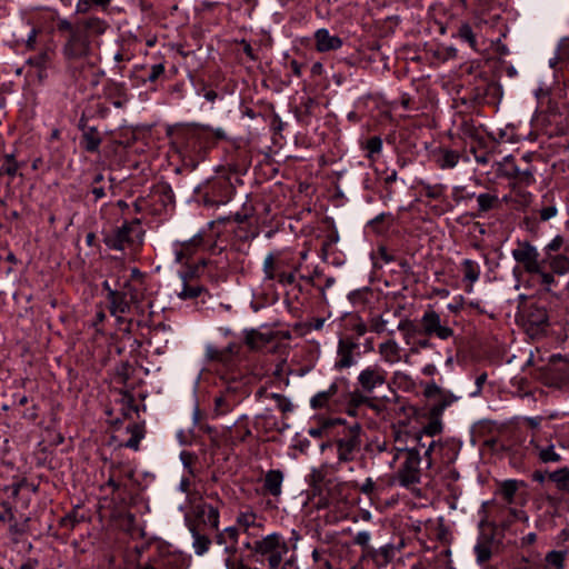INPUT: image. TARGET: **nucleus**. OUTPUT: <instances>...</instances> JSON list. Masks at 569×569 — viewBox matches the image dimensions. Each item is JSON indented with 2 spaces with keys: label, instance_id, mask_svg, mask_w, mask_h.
<instances>
[{
  "label": "nucleus",
  "instance_id": "1",
  "mask_svg": "<svg viewBox=\"0 0 569 569\" xmlns=\"http://www.w3.org/2000/svg\"><path fill=\"white\" fill-rule=\"evenodd\" d=\"M107 29V23L99 18H88L77 22V29L73 34H69L63 47V53L67 59L89 58L91 57L90 37L100 36Z\"/></svg>",
  "mask_w": 569,
  "mask_h": 569
},
{
  "label": "nucleus",
  "instance_id": "2",
  "mask_svg": "<svg viewBox=\"0 0 569 569\" xmlns=\"http://www.w3.org/2000/svg\"><path fill=\"white\" fill-rule=\"evenodd\" d=\"M398 452H403L405 461L397 472V478L402 487H410L420 482L421 478V456L418 447L398 448Z\"/></svg>",
  "mask_w": 569,
  "mask_h": 569
},
{
  "label": "nucleus",
  "instance_id": "3",
  "mask_svg": "<svg viewBox=\"0 0 569 569\" xmlns=\"http://www.w3.org/2000/svg\"><path fill=\"white\" fill-rule=\"evenodd\" d=\"M361 426L353 423L348 427L345 435L335 441L337 446V465L350 462L355 459L356 453L359 452L361 447Z\"/></svg>",
  "mask_w": 569,
  "mask_h": 569
},
{
  "label": "nucleus",
  "instance_id": "4",
  "mask_svg": "<svg viewBox=\"0 0 569 569\" xmlns=\"http://www.w3.org/2000/svg\"><path fill=\"white\" fill-rule=\"evenodd\" d=\"M421 332L427 336H436L441 340L453 336V330L446 323H442L440 315L435 310H427L421 318Z\"/></svg>",
  "mask_w": 569,
  "mask_h": 569
},
{
  "label": "nucleus",
  "instance_id": "5",
  "mask_svg": "<svg viewBox=\"0 0 569 569\" xmlns=\"http://www.w3.org/2000/svg\"><path fill=\"white\" fill-rule=\"evenodd\" d=\"M512 257L528 273L540 272L542 260L539 261V252L530 242H519L518 248L512 250Z\"/></svg>",
  "mask_w": 569,
  "mask_h": 569
},
{
  "label": "nucleus",
  "instance_id": "6",
  "mask_svg": "<svg viewBox=\"0 0 569 569\" xmlns=\"http://www.w3.org/2000/svg\"><path fill=\"white\" fill-rule=\"evenodd\" d=\"M387 371L378 365L363 369L358 376V383L361 387V391L372 393L376 388L387 382Z\"/></svg>",
  "mask_w": 569,
  "mask_h": 569
},
{
  "label": "nucleus",
  "instance_id": "7",
  "mask_svg": "<svg viewBox=\"0 0 569 569\" xmlns=\"http://www.w3.org/2000/svg\"><path fill=\"white\" fill-rule=\"evenodd\" d=\"M247 548H251L254 552L262 556L273 553L277 550H288L286 541L277 533L269 535L261 540L254 541L252 547L250 543H247Z\"/></svg>",
  "mask_w": 569,
  "mask_h": 569
},
{
  "label": "nucleus",
  "instance_id": "8",
  "mask_svg": "<svg viewBox=\"0 0 569 569\" xmlns=\"http://www.w3.org/2000/svg\"><path fill=\"white\" fill-rule=\"evenodd\" d=\"M542 263H547L555 274L563 276L569 272V244L561 253L545 254Z\"/></svg>",
  "mask_w": 569,
  "mask_h": 569
},
{
  "label": "nucleus",
  "instance_id": "9",
  "mask_svg": "<svg viewBox=\"0 0 569 569\" xmlns=\"http://www.w3.org/2000/svg\"><path fill=\"white\" fill-rule=\"evenodd\" d=\"M68 61L69 72L76 81L79 79H86L88 77V72L93 71L96 68V62L91 60V57L68 59Z\"/></svg>",
  "mask_w": 569,
  "mask_h": 569
},
{
  "label": "nucleus",
  "instance_id": "10",
  "mask_svg": "<svg viewBox=\"0 0 569 569\" xmlns=\"http://www.w3.org/2000/svg\"><path fill=\"white\" fill-rule=\"evenodd\" d=\"M357 348L358 343L350 338L340 339L338 345L339 360L337 361L336 367L339 369L351 367L353 365L352 352Z\"/></svg>",
  "mask_w": 569,
  "mask_h": 569
},
{
  "label": "nucleus",
  "instance_id": "11",
  "mask_svg": "<svg viewBox=\"0 0 569 569\" xmlns=\"http://www.w3.org/2000/svg\"><path fill=\"white\" fill-rule=\"evenodd\" d=\"M527 322L531 330L539 332L548 326V312L546 308L539 306H530L527 312Z\"/></svg>",
  "mask_w": 569,
  "mask_h": 569
},
{
  "label": "nucleus",
  "instance_id": "12",
  "mask_svg": "<svg viewBox=\"0 0 569 569\" xmlns=\"http://www.w3.org/2000/svg\"><path fill=\"white\" fill-rule=\"evenodd\" d=\"M109 301V310L112 316L122 315L130 310V301L128 300V292L110 290L107 296Z\"/></svg>",
  "mask_w": 569,
  "mask_h": 569
},
{
  "label": "nucleus",
  "instance_id": "13",
  "mask_svg": "<svg viewBox=\"0 0 569 569\" xmlns=\"http://www.w3.org/2000/svg\"><path fill=\"white\" fill-rule=\"evenodd\" d=\"M316 48L320 52L337 50L342 46V40L337 36H331L327 29H319L315 33Z\"/></svg>",
  "mask_w": 569,
  "mask_h": 569
},
{
  "label": "nucleus",
  "instance_id": "14",
  "mask_svg": "<svg viewBox=\"0 0 569 569\" xmlns=\"http://www.w3.org/2000/svg\"><path fill=\"white\" fill-rule=\"evenodd\" d=\"M413 439L416 441L415 447H418L419 452L421 450H425L423 457L427 461V468H430L433 463L432 453L435 452L437 447H440V445L436 440L427 438V436H425L420 431L413 435Z\"/></svg>",
  "mask_w": 569,
  "mask_h": 569
},
{
  "label": "nucleus",
  "instance_id": "15",
  "mask_svg": "<svg viewBox=\"0 0 569 569\" xmlns=\"http://www.w3.org/2000/svg\"><path fill=\"white\" fill-rule=\"evenodd\" d=\"M130 231L131 227L123 224L122 227L116 229L112 233L108 234L104 239V242L111 249L123 250L124 244L129 242Z\"/></svg>",
  "mask_w": 569,
  "mask_h": 569
},
{
  "label": "nucleus",
  "instance_id": "16",
  "mask_svg": "<svg viewBox=\"0 0 569 569\" xmlns=\"http://www.w3.org/2000/svg\"><path fill=\"white\" fill-rule=\"evenodd\" d=\"M273 339L272 333H263L256 329L244 331V343L251 350H259Z\"/></svg>",
  "mask_w": 569,
  "mask_h": 569
},
{
  "label": "nucleus",
  "instance_id": "17",
  "mask_svg": "<svg viewBox=\"0 0 569 569\" xmlns=\"http://www.w3.org/2000/svg\"><path fill=\"white\" fill-rule=\"evenodd\" d=\"M368 558L379 567L387 566L395 558V546L388 543L379 549L368 550Z\"/></svg>",
  "mask_w": 569,
  "mask_h": 569
},
{
  "label": "nucleus",
  "instance_id": "18",
  "mask_svg": "<svg viewBox=\"0 0 569 569\" xmlns=\"http://www.w3.org/2000/svg\"><path fill=\"white\" fill-rule=\"evenodd\" d=\"M282 480L283 473L280 470H270L264 477L263 488L268 493L277 497L281 493Z\"/></svg>",
  "mask_w": 569,
  "mask_h": 569
},
{
  "label": "nucleus",
  "instance_id": "19",
  "mask_svg": "<svg viewBox=\"0 0 569 569\" xmlns=\"http://www.w3.org/2000/svg\"><path fill=\"white\" fill-rule=\"evenodd\" d=\"M81 143L87 151L97 152L101 143V137L97 128L83 129Z\"/></svg>",
  "mask_w": 569,
  "mask_h": 569
},
{
  "label": "nucleus",
  "instance_id": "20",
  "mask_svg": "<svg viewBox=\"0 0 569 569\" xmlns=\"http://www.w3.org/2000/svg\"><path fill=\"white\" fill-rule=\"evenodd\" d=\"M477 202L478 213L476 214V217H480L482 213L498 209L500 207L499 198L496 194L491 193H480L477 197Z\"/></svg>",
  "mask_w": 569,
  "mask_h": 569
},
{
  "label": "nucleus",
  "instance_id": "21",
  "mask_svg": "<svg viewBox=\"0 0 569 569\" xmlns=\"http://www.w3.org/2000/svg\"><path fill=\"white\" fill-rule=\"evenodd\" d=\"M199 266L196 267V269L191 272L184 273L182 276L183 279V287L182 290L178 293L179 298L186 300V299H193L201 295V292L204 290L202 286H190L188 284V279L190 277H193Z\"/></svg>",
  "mask_w": 569,
  "mask_h": 569
},
{
  "label": "nucleus",
  "instance_id": "22",
  "mask_svg": "<svg viewBox=\"0 0 569 569\" xmlns=\"http://www.w3.org/2000/svg\"><path fill=\"white\" fill-rule=\"evenodd\" d=\"M189 529L193 537V548L197 555H203L208 551L211 540L208 536L200 533V530L196 525H190Z\"/></svg>",
  "mask_w": 569,
  "mask_h": 569
},
{
  "label": "nucleus",
  "instance_id": "23",
  "mask_svg": "<svg viewBox=\"0 0 569 569\" xmlns=\"http://www.w3.org/2000/svg\"><path fill=\"white\" fill-rule=\"evenodd\" d=\"M127 431L131 435L130 439L124 443L127 448L132 450L139 449L140 440L144 437V426L143 423H130L127 426Z\"/></svg>",
  "mask_w": 569,
  "mask_h": 569
},
{
  "label": "nucleus",
  "instance_id": "24",
  "mask_svg": "<svg viewBox=\"0 0 569 569\" xmlns=\"http://www.w3.org/2000/svg\"><path fill=\"white\" fill-rule=\"evenodd\" d=\"M459 158L460 156L457 151L442 149L437 162L441 169H451L457 166Z\"/></svg>",
  "mask_w": 569,
  "mask_h": 569
},
{
  "label": "nucleus",
  "instance_id": "25",
  "mask_svg": "<svg viewBox=\"0 0 569 569\" xmlns=\"http://www.w3.org/2000/svg\"><path fill=\"white\" fill-rule=\"evenodd\" d=\"M548 478L556 483L559 490L569 489V468L566 467L552 472H548Z\"/></svg>",
  "mask_w": 569,
  "mask_h": 569
},
{
  "label": "nucleus",
  "instance_id": "26",
  "mask_svg": "<svg viewBox=\"0 0 569 569\" xmlns=\"http://www.w3.org/2000/svg\"><path fill=\"white\" fill-rule=\"evenodd\" d=\"M508 176L515 178L519 183H523L526 186L535 182L531 168L521 169L518 166H513L511 168V172L508 173Z\"/></svg>",
  "mask_w": 569,
  "mask_h": 569
},
{
  "label": "nucleus",
  "instance_id": "27",
  "mask_svg": "<svg viewBox=\"0 0 569 569\" xmlns=\"http://www.w3.org/2000/svg\"><path fill=\"white\" fill-rule=\"evenodd\" d=\"M379 352L388 362H395L398 359L399 348L396 341L389 340L379 346Z\"/></svg>",
  "mask_w": 569,
  "mask_h": 569
},
{
  "label": "nucleus",
  "instance_id": "28",
  "mask_svg": "<svg viewBox=\"0 0 569 569\" xmlns=\"http://www.w3.org/2000/svg\"><path fill=\"white\" fill-rule=\"evenodd\" d=\"M475 552L477 556V561L480 565L486 563L490 560L492 552H491V541L488 539H483V541H480L475 547Z\"/></svg>",
  "mask_w": 569,
  "mask_h": 569
},
{
  "label": "nucleus",
  "instance_id": "29",
  "mask_svg": "<svg viewBox=\"0 0 569 569\" xmlns=\"http://www.w3.org/2000/svg\"><path fill=\"white\" fill-rule=\"evenodd\" d=\"M338 388L336 385H331L330 388L327 390V391H322V392H319L317 393L312 399H311V407L313 409H320V408H323L326 407V405L328 403L329 399L336 395Z\"/></svg>",
  "mask_w": 569,
  "mask_h": 569
},
{
  "label": "nucleus",
  "instance_id": "30",
  "mask_svg": "<svg viewBox=\"0 0 569 569\" xmlns=\"http://www.w3.org/2000/svg\"><path fill=\"white\" fill-rule=\"evenodd\" d=\"M457 398L452 395H445L441 392L439 396V400L437 403L432 405L430 408V416L431 417H440L449 405H451Z\"/></svg>",
  "mask_w": 569,
  "mask_h": 569
},
{
  "label": "nucleus",
  "instance_id": "31",
  "mask_svg": "<svg viewBox=\"0 0 569 569\" xmlns=\"http://www.w3.org/2000/svg\"><path fill=\"white\" fill-rule=\"evenodd\" d=\"M565 551H550L546 555V569H562L565 561Z\"/></svg>",
  "mask_w": 569,
  "mask_h": 569
},
{
  "label": "nucleus",
  "instance_id": "32",
  "mask_svg": "<svg viewBox=\"0 0 569 569\" xmlns=\"http://www.w3.org/2000/svg\"><path fill=\"white\" fill-rule=\"evenodd\" d=\"M121 405H122V415L124 418H130V413L133 411V412H138L139 411V407L134 403V397L133 395H131L130 392L128 391H122L121 392V400H120Z\"/></svg>",
  "mask_w": 569,
  "mask_h": 569
},
{
  "label": "nucleus",
  "instance_id": "33",
  "mask_svg": "<svg viewBox=\"0 0 569 569\" xmlns=\"http://www.w3.org/2000/svg\"><path fill=\"white\" fill-rule=\"evenodd\" d=\"M462 271L465 279L468 280L471 284L478 280L480 274L479 266L470 259H466L462 262Z\"/></svg>",
  "mask_w": 569,
  "mask_h": 569
},
{
  "label": "nucleus",
  "instance_id": "34",
  "mask_svg": "<svg viewBox=\"0 0 569 569\" xmlns=\"http://www.w3.org/2000/svg\"><path fill=\"white\" fill-rule=\"evenodd\" d=\"M330 469H335V467L327 463L320 466L318 469H313L309 476L310 485L313 487L320 486L326 480Z\"/></svg>",
  "mask_w": 569,
  "mask_h": 569
},
{
  "label": "nucleus",
  "instance_id": "35",
  "mask_svg": "<svg viewBox=\"0 0 569 569\" xmlns=\"http://www.w3.org/2000/svg\"><path fill=\"white\" fill-rule=\"evenodd\" d=\"M442 431V423L440 421V417H431L429 422L420 430L421 433L427 436V438H433L436 435H439Z\"/></svg>",
  "mask_w": 569,
  "mask_h": 569
},
{
  "label": "nucleus",
  "instance_id": "36",
  "mask_svg": "<svg viewBox=\"0 0 569 569\" xmlns=\"http://www.w3.org/2000/svg\"><path fill=\"white\" fill-rule=\"evenodd\" d=\"M537 449L539 450L540 460L545 463L558 462L561 459L560 455L556 452L555 447L552 445L546 448L537 446Z\"/></svg>",
  "mask_w": 569,
  "mask_h": 569
},
{
  "label": "nucleus",
  "instance_id": "37",
  "mask_svg": "<svg viewBox=\"0 0 569 569\" xmlns=\"http://www.w3.org/2000/svg\"><path fill=\"white\" fill-rule=\"evenodd\" d=\"M257 515L248 509L246 511H241L237 517V523L248 530L250 527L256 526Z\"/></svg>",
  "mask_w": 569,
  "mask_h": 569
},
{
  "label": "nucleus",
  "instance_id": "38",
  "mask_svg": "<svg viewBox=\"0 0 569 569\" xmlns=\"http://www.w3.org/2000/svg\"><path fill=\"white\" fill-rule=\"evenodd\" d=\"M518 490V482L516 480H507L500 487V492L507 502L511 503L516 491Z\"/></svg>",
  "mask_w": 569,
  "mask_h": 569
},
{
  "label": "nucleus",
  "instance_id": "39",
  "mask_svg": "<svg viewBox=\"0 0 569 569\" xmlns=\"http://www.w3.org/2000/svg\"><path fill=\"white\" fill-rule=\"evenodd\" d=\"M370 533L366 531L358 532L353 538V543L362 548V557L368 558V550L373 548L369 545Z\"/></svg>",
  "mask_w": 569,
  "mask_h": 569
},
{
  "label": "nucleus",
  "instance_id": "40",
  "mask_svg": "<svg viewBox=\"0 0 569 569\" xmlns=\"http://www.w3.org/2000/svg\"><path fill=\"white\" fill-rule=\"evenodd\" d=\"M206 357L209 361H216L223 365L228 363L227 358L223 353V349H218L217 347L211 345L207 346L206 348Z\"/></svg>",
  "mask_w": 569,
  "mask_h": 569
},
{
  "label": "nucleus",
  "instance_id": "41",
  "mask_svg": "<svg viewBox=\"0 0 569 569\" xmlns=\"http://www.w3.org/2000/svg\"><path fill=\"white\" fill-rule=\"evenodd\" d=\"M408 432H402L400 430H395L393 431V438H395V442L397 443V446L393 447V450L396 451L395 456H393V460H392V463L396 462L400 455L402 452H398V448H408L406 446V438L408 437Z\"/></svg>",
  "mask_w": 569,
  "mask_h": 569
},
{
  "label": "nucleus",
  "instance_id": "42",
  "mask_svg": "<svg viewBox=\"0 0 569 569\" xmlns=\"http://www.w3.org/2000/svg\"><path fill=\"white\" fill-rule=\"evenodd\" d=\"M204 525H209L212 529L217 530L219 527V511L213 506H208V512L202 519Z\"/></svg>",
  "mask_w": 569,
  "mask_h": 569
},
{
  "label": "nucleus",
  "instance_id": "43",
  "mask_svg": "<svg viewBox=\"0 0 569 569\" xmlns=\"http://www.w3.org/2000/svg\"><path fill=\"white\" fill-rule=\"evenodd\" d=\"M270 398L277 402L278 408L281 412L287 413L292 411L293 406L288 398L280 393H271Z\"/></svg>",
  "mask_w": 569,
  "mask_h": 569
},
{
  "label": "nucleus",
  "instance_id": "44",
  "mask_svg": "<svg viewBox=\"0 0 569 569\" xmlns=\"http://www.w3.org/2000/svg\"><path fill=\"white\" fill-rule=\"evenodd\" d=\"M565 239L561 236H557L550 243L545 247V254H556L561 249H565Z\"/></svg>",
  "mask_w": 569,
  "mask_h": 569
},
{
  "label": "nucleus",
  "instance_id": "45",
  "mask_svg": "<svg viewBox=\"0 0 569 569\" xmlns=\"http://www.w3.org/2000/svg\"><path fill=\"white\" fill-rule=\"evenodd\" d=\"M459 37L466 40L471 48H476L477 41L472 32V29L468 23L461 24V27L459 28Z\"/></svg>",
  "mask_w": 569,
  "mask_h": 569
},
{
  "label": "nucleus",
  "instance_id": "46",
  "mask_svg": "<svg viewBox=\"0 0 569 569\" xmlns=\"http://www.w3.org/2000/svg\"><path fill=\"white\" fill-rule=\"evenodd\" d=\"M274 267H276V258L273 254H269L264 259V263H263V271H264L266 278L268 280H273L274 278H277V276L274 273Z\"/></svg>",
  "mask_w": 569,
  "mask_h": 569
},
{
  "label": "nucleus",
  "instance_id": "47",
  "mask_svg": "<svg viewBox=\"0 0 569 569\" xmlns=\"http://www.w3.org/2000/svg\"><path fill=\"white\" fill-rule=\"evenodd\" d=\"M49 61V56L47 52H41L28 59V64L36 68H46Z\"/></svg>",
  "mask_w": 569,
  "mask_h": 569
},
{
  "label": "nucleus",
  "instance_id": "48",
  "mask_svg": "<svg viewBox=\"0 0 569 569\" xmlns=\"http://www.w3.org/2000/svg\"><path fill=\"white\" fill-rule=\"evenodd\" d=\"M351 403H353L356 407L361 405L372 406L371 399L367 396L365 392L355 391L351 393Z\"/></svg>",
  "mask_w": 569,
  "mask_h": 569
},
{
  "label": "nucleus",
  "instance_id": "49",
  "mask_svg": "<svg viewBox=\"0 0 569 569\" xmlns=\"http://www.w3.org/2000/svg\"><path fill=\"white\" fill-rule=\"evenodd\" d=\"M287 552L288 550H277L276 552L268 555L269 568H278L282 561L283 555H286Z\"/></svg>",
  "mask_w": 569,
  "mask_h": 569
},
{
  "label": "nucleus",
  "instance_id": "50",
  "mask_svg": "<svg viewBox=\"0 0 569 569\" xmlns=\"http://www.w3.org/2000/svg\"><path fill=\"white\" fill-rule=\"evenodd\" d=\"M398 330L405 332L407 336H411L417 332L416 325L409 319L401 320L398 325Z\"/></svg>",
  "mask_w": 569,
  "mask_h": 569
},
{
  "label": "nucleus",
  "instance_id": "51",
  "mask_svg": "<svg viewBox=\"0 0 569 569\" xmlns=\"http://www.w3.org/2000/svg\"><path fill=\"white\" fill-rule=\"evenodd\" d=\"M543 264L545 263L540 264V272H533V273L540 276L541 284L549 287L550 284H552L555 282V277H553V272L552 271L551 272H546L543 270Z\"/></svg>",
  "mask_w": 569,
  "mask_h": 569
},
{
  "label": "nucleus",
  "instance_id": "52",
  "mask_svg": "<svg viewBox=\"0 0 569 569\" xmlns=\"http://www.w3.org/2000/svg\"><path fill=\"white\" fill-rule=\"evenodd\" d=\"M382 141L379 137H372L367 141V149L370 153L380 152Z\"/></svg>",
  "mask_w": 569,
  "mask_h": 569
},
{
  "label": "nucleus",
  "instance_id": "53",
  "mask_svg": "<svg viewBox=\"0 0 569 569\" xmlns=\"http://www.w3.org/2000/svg\"><path fill=\"white\" fill-rule=\"evenodd\" d=\"M335 422H339V423H340V422H341V420H340V419H337V420H335V421H327L322 427H319V428H311V429L309 430V435H310L311 437H313V438H321V437L323 436V433H325L326 428H327L328 426L333 425Z\"/></svg>",
  "mask_w": 569,
  "mask_h": 569
},
{
  "label": "nucleus",
  "instance_id": "54",
  "mask_svg": "<svg viewBox=\"0 0 569 569\" xmlns=\"http://www.w3.org/2000/svg\"><path fill=\"white\" fill-rule=\"evenodd\" d=\"M28 521L29 518L26 519L23 525L13 523L10 526L9 531L11 536H21L28 531Z\"/></svg>",
  "mask_w": 569,
  "mask_h": 569
},
{
  "label": "nucleus",
  "instance_id": "55",
  "mask_svg": "<svg viewBox=\"0 0 569 569\" xmlns=\"http://www.w3.org/2000/svg\"><path fill=\"white\" fill-rule=\"evenodd\" d=\"M214 410L219 413H226L229 410V405L227 403V400L224 397L220 396L214 399Z\"/></svg>",
  "mask_w": 569,
  "mask_h": 569
},
{
  "label": "nucleus",
  "instance_id": "56",
  "mask_svg": "<svg viewBox=\"0 0 569 569\" xmlns=\"http://www.w3.org/2000/svg\"><path fill=\"white\" fill-rule=\"evenodd\" d=\"M164 72V67L161 63L151 67L148 80L154 82Z\"/></svg>",
  "mask_w": 569,
  "mask_h": 569
},
{
  "label": "nucleus",
  "instance_id": "57",
  "mask_svg": "<svg viewBox=\"0 0 569 569\" xmlns=\"http://www.w3.org/2000/svg\"><path fill=\"white\" fill-rule=\"evenodd\" d=\"M539 213L541 221H548L557 214V208L555 206L545 207L539 211Z\"/></svg>",
  "mask_w": 569,
  "mask_h": 569
},
{
  "label": "nucleus",
  "instance_id": "58",
  "mask_svg": "<svg viewBox=\"0 0 569 569\" xmlns=\"http://www.w3.org/2000/svg\"><path fill=\"white\" fill-rule=\"evenodd\" d=\"M387 321L382 319L381 317L373 318L371 320V330L381 333L386 329Z\"/></svg>",
  "mask_w": 569,
  "mask_h": 569
},
{
  "label": "nucleus",
  "instance_id": "59",
  "mask_svg": "<svg viewBox=\"0 0 569 569\" xmlns=\"http://www.w3.org/2000/svg\"><path fill=\"white\" fill-rule=\"evenodd\" d=\"M1 508H2V511H0V520H2V521L7 520V519L12 520L13 513H12L11 506L8 502H2Z\"/></svg>",
  "mask_w": 569,
  "mask_h": 569
},
{
  "label": "nucleus",
  "instance_id": "60",
  "mask_svg": "<svg viewBox=\"0 0 569 569\" xmlns=\"http://www.w3.org/2000/svg\"><path fill=\"white\" fill-rule=\"evenodd\" d=\"M77 29V22L73 24L69 22L68 20H60L58 23V30L59 31H68L69 34H73Z\"/></svg>",
  "mask_w": 569,
  "mask_h": 569
},
{
  "label": "nucleus",
  "instance_id": "61",
  "mask_svg": "<svg viewBox=\"0 0 569 569\" xmlns=\"http://www.w3.org/2000/svg\"><path fill=\"white\" fill-rule=\"evenodd\" d=\"M123 291L128 292V297H129L128 300L130 302H133V303L139 302L140 298H139L138 290L134 289L130 283H126Z\"/></svg>",
  "mask_w": 569,
  "mask_h": 569
},
{
  "label": "nucleus",
  "instance_id": "62",
  "mask_svg": "<svg viewBox=\"0 0 569 569\" xmlns=\"http://www.w3.org/2000/svg\"><path fill=\"white\" fill-rule=\"evenodd\" d=\"M277 279L282 284H292L296 281V277L292 272H280L277 274Z\"/></svg>",
  "mask_w": 569,
  "mask_h": 569
},
{
  "label": "nucleus",
  "instance_id": "63",
  "mask_svg": "<svg viewBox=\"0 0 569 569\" xmlns=\"http://www.w3.org/2000/svg\"><path fill=\"white\" fill-rule=\"evenodd\" d=\"M376 483L371 478H367L363 485L360 487V491L365 495H371L375 491Z\"/></svg>",
  "mask_w": 569,
  "mask_h": 569
},
{
  "label": "nucleus",
  "instance_id": "64",
  "mask_svg": "<svg viewBox=\"0 0 569 569\" xmlns=\"http://www.w3.org/2000/svg\"><path fill=\"white\" fill-rule=\"evenodd\" d=\"M441 392H442L441 389L436 383L428 385L425 389V395L428 398H433L436 396H440Z\"/></svg>",
  "mask_w": 569,
  "mask_h": 569
}]
</instances>
